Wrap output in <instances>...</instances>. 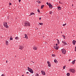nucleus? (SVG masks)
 Returning a JSON list of instances; mask_svg holds the SVG:
<instances>
[{"instance_id": "1", "label": "nucleus", "mask_w": 76, "mask_h": 76, "mask_svg": "<svg viewBox=\"0 0 76 76\" xmlns=\"http://www.w3.org/2000/svg\"><path fill=\"white\" fill-rule=\"evenodd\" d=\"M23 26H30V23L28 21H26L24 23H23Z\"/></svg>"}, {"instance_id": "2", "label": "nucleus", "mask_w": 76, "mask_h": 76, "mask_svg": "<svg viewBox=\"0 0 76 76\" xmlns=\"http://www.w3.org/2000/svg\"><path fill=\"white\" fill-rule=\"evenodd\" d=\"M3 24L4 26V27H5L6 28H9V26L7 25V23H6V22H4L3 23Z\"/></svg>"}, {"instance_id": "3", "label": "nucleus", "mask_w": 76, "mask_h": 76, "mask_svg": "<svg viewBox=\"0 0 76 76\" xmlns=\"http://www.w3.org/2000/svg\"><path fill=\"white\" fill-rule=\"evenodd\" d=\"M28 70L29 72H31V73H33L34 71L32 69H31L30 68H29V67H28Z\"/></svg>"}, {"instance_id": "4", "label": "nucleus", "mask_w": 76, "mask_h": 76, "mask_svg": "<svg viewBox=\"0 0 76 76\" xmlns=\"http://www.w3.org/2000/svg\"><path fill=\"white\" fill-rule=\"evenodd\" d=\"M62 53L63 54H66V50H65V49H62L61 50Z\"/></svg>"}, {"instance_id": "5", "label": "nucleus", "mask_w": 76, "mask_h": 76, "mask_svg": "<svg viewBox=\"0 0 76 76\" xmlns=\"http://www.w3.org/2000/svg\"><path fill=\"white\" fill-rule=\"evenodd\" d=\"M69 71L72 73H75V70L74 69H69Z\"/></svg>"}, {"instance_id": "6", "label": "nucleus", "mask_w": 76, "mask_h": 76, "mask_svg": "<svg viewBox=\"0 0 76 76\" xmlns=\"http://www.w3.org/2000/svg\"><path fill=\"white\" fill-rule=\"evenodd\" d=\"M19 49H20V50H23V48H24V47L23 45H20L19 46Z\"/></svg>"}, {"instance_id": "7", "label": "nucleus", "mask_w": 76, "mask_h": 76, "mask_svg": "<svg viewBox=\"0 0 76 76\" xmlns=\"http://www.w3.org/2000/svg\"><path fill=\"white\" fill-rule=\"evenodd\" d=\"M49 6L50 9H53V5H51L50 3H49Z\"/></svg>"}, {"instance_id": "8", "label": "nucleus", "mask_w": 76, "mask_h": 76, "mask_svg": "<svg viewBox=\"0 0 76 76\" xmlns=\"http://www.w3.org/2000/svg\"><path fill=\"white\" fill-rule=\"evenodd\" d=\"M47 63L48 64V67H51V64L50 63V62H49V61H47Z\"/></svg>"}, {"instance_id": "9", "label": "nucleus", "mask_w": 76, "mask_h": 76, "mask_svg": "<svg viewBox=\"0 0 76 76\" xmlns=\"http://www.w3.org/2000/svg\"><path fill=\"white\" fill-rule=\"evenodd\" d=\"M53 48L54 49H56V50H58V46L57 47L56 46H54L53 47Z\"/></svg>"}, {"instance_id": "10", "label": "nucleus", "mask_w": 76, "mask_h": 76, "mask_svg": "<svg viewBox=\"0 0 76 76\" xmlns=\"http://www.w3.org/2000/svg\"><path fill=\"white\" fill-rule=\"evenodd\" d=\"M42 74L43 75H45V71H41Z\"/></svg>"}, {"instance_id": "11", "label": "nucleus", "mask_w": 76, "mask_h": 76, "mask_svg": "<svg viewBox=\"0 0 76 76\" xmlns=\"http://www.w3.org/2000/svg\"><path fill=\"white\" fill-rule=\"evenodd\" d=\"M76 43V41L75 40H73L72 41V43L73 44V45H75V43Z\"/></svg>"}, {"instance_id": "12", "label": "nucleus", "mask_w": 76, "mask_h": 76, "mask_svg": "<svg viewBox=\"0 0 76 76\" xmlns=\"http://www.w3.org/2000/svg\"><path fill=\"white\" fill-rule=\"evenodd\" d=\"M75 61H76V60H74L72 61V64H74L75 63Z\"/></svg>"}, {"instance_id": "13", "label": "nucleus", "mask_w": 76, "mask_h": 76, "mask_svg": "<svg viewBox=\"0 0 76 76\" xmlns=\"http://www.w3.org/2000/svg\"><path fill=\"white\" fill-rule=\"evenodd\" d=\"M5 41H6V45H8L9 44V42H8V41H6V40Z\"/></svg>"}, {"instance_id": "14", "label": "nucleus", "mask_w": 76, "mask_h": 76, "mask_svg": "<svg viewBox=\"0 0 76 76\" xmlns=\"http://www.w3.org/2000/svg\"><path fill=\"white\" fill-rule=\"evenodd\" d=\"M34 50H37V48L36 47H34L33 48Z\"/></svg>"}, {"instance_id": "15", "label": "nucleus", "mask_w": 76, "mask_h": 76, "mask_svg": "<svg viewBox=\"0 0 76 76\" xmlns=\"http://www.w3.org/2000/svg\"><path fill=\"white\" fill-rule=\"evenodd\" d=\"M58 9L59 10H60L61 9V8L60 7H58Z\"/></svg>"}, {"instance_id": "16", "label": "nucleus", "mask_w": 76, "mask_h": 76, "mask_svg": "<svg viewBox=\"0 0 76 76\" xmlns=\"http://www.w3.org/2000/svg\"><path fill=\"white\" fill-rule=\"evenodd\" d=\"M25 38H28V36H27V35L26 34H25Z\"/></svg>"}, {"instance_id": "17", "label": "nucleus", "mask_w": 76, "mask_h": 76, "mask_svg": "<svg viewBox=\"0 0 76 76\" xmlns=\"http://www.w3.org/2000/svg\"><path fill=\"white\" fill-rule=\"evenodd\" d=\"M54 61L55 63H57V60L56 59H54Z\"/></svg>"}, {"instance_id": "18", "label": "nucleus", "mask_w": 76, "mask_h": 76, "mask_svg": "<svg viewBox=\"0 0 76 76\" xmlns=\"http://www.w3.org/2000/svg\"><path fill=\"white\" fill-rule=\"evenodd\" d=\"M44 7V5H42L41 6V9H43V7Z\"/></svg>"}, {"instance_id": "19", "label": "nucleus", "mask_w": 76, "mask_h": 76, "mask_svg": "<svg viewBox=\"0 0 76 76\" xmlns=\"http://www.w3.org/2000/svg\"><path fill=\"white\" fill-rule=\"evenodd\" d=\"M66 75L67 76H70V73H68L67 74H66Z\"/></svg>"}, {"instance_id": "20", "label": "nucleus", "mask_w": 76, "mask_h": 76, "mask_svg": "<svg viewBox=\"0 0 76 76\" xmlns=\"http://www.w3.org/2000/svg\"><path fill=\"white\" fill-rule=\"evenodd\" d=\"M34 15L35 14L34 12L31 13L30 15Z\"/></svg>"}, {"instance_id": "21", "label": "nucleus", "mask_w": 76, "mask_h": 76, "mask_svg": "<svg viewBox=\"0 0 76 76\" xmlns=\"http://www.w3.org/2000/svg\"><path fill=\"white\" fill-rule=\"evenodd\" d=\"M39 23V25H43V23Z\"/></svg>"}, {"instance_id": "22", "label": "nucleus", "mask_w": 76, "mask_h": 76, "mask_svg": "<svg viewBox=\"0 0 76 76\" xmlns=\"http://www.w3.org/2000/svg\"><path fill=\"white\" fill-rule=\"evenodd\" d=\"M15 39L18 40L19 39V38L18 37H17L15 38Z\"/></svg>"}, {"instance_id": "23", "label": "nucleus", "mask_w": 76, "mask_h": 76, "mask_svg": "<svg viewBox=\"0 0 76 76\" xmlns=\"http://www.w3.org/2000/svg\"><path fill=\"white\" fill-rule=\"evenodd\" d=\"M49 13H50V15H51V14H52V13H53V12H52V11H50L49 12Z\"/></svg>"}, {"instance_id": "24", "label": "nucleus", "mask_w": 76, "mask_h": 76, "mask_svg": "<svg viewBox=\"0 0 76 76\" xmlns=\"http://www.w3.org/2000/svg\"><path fill=\"white\" fill-rule=\"evenodd\" d=\"M64 45H67V43L65 41H64Z\"/></svg>"}, {"instance_id": "25", "label": "nucleus", "mask_w": 76, "mask_h": 76, "mask_svg": "<svg viewBox=\"0 0 76 76\" xmlns=\"http://www.w3.org/2000/svg\"><path fill=\"white\" fill-rule=\"evenodd\" d=\"M52 57H56V55H55L54 54H52Z\"/></svg>"}, {"instance_id": "26", "label": "nucleus", "mask_w": 76, "mask_h": 76, "mask_svg": "<svg viewBox=\"0 0 76 76\" xmlns=\"http://www.w3.org/2000/svg\"><path fill=\"white\" fill-rule=\"evenodd\" d=\"M66 65H65L64 66H63V69H65V68L66 67Z\"/></svg>"}, {"instance_id": "27", "label": "nucleus", "mask_w": 76, "mask_h": 76, "mask_svg": "<svg viewBox=\"0 0 76 76\" xmlns=\"http://www.w3.org/2000/svg\"><path fill=\"white\" fill-rule=\"evenodd\" d=\"M37 12L39 13H40V11H39V9H37Z\"/></svg>"}, {"instance_id": "28", "label": "nucleus", "mask_w": 76, "mask_h": 76, "mask_svg": "<svg viewBox=\"0 0 76 76\" xmlns=\"http://www.w3.org/2000/svg\"><path fill=\"white\" fill-rule=\"evenodd\" d=\"M10 40H13V38H12V37H10Z\"/></svg>"}, {"instance_id": "29", "label": "nucleus", "mask_w": 76, "mask_h": 76, "mask_svg": "<svg viewBox=\"0 0 76 76\" xmlns=\"http://www.w3.org/2000/svg\"><path fill=\"white\" fill-rule=\"evenodd\" d=\"M63 37L64 38V39H66V38H65V37H66V36H65L64 35H63Z\"/></svg>"}, {"instance_id": "30", "label": "nucleus", "mask_w": 76, "mask_h": 76, "mask_svg": "<svg viewBox=\"0 0 76 76\" xmlns=\"http://www.w3.org/2000/svg\"><path fill=\"white\" fill-rule=\"evenodd\" d=\"M37 2H38V3H41V1H37Z\"/></svg>"}, {"instance_id": "31", "label": "nucleus", "mask_w": 76, "mask_h": 76, "mask_svg": "<svg viewBox=\"0 0 76 76\" xmlns=\"http://www.w3.org/2000/svg\"><path fill=\"white\" fill-rule=\"evenodd\" d=\"M57 42H58V44H60V42H59V40L58 41H57Z\"/></svg>"}, {"instance_id": "32", "label": "nucleus", "mask_w": 76, "mask_h": 76, "mask_svg": "<svg viewBox=\"0 0 76 76\" xmlns=\"http://www.w3.org/2000/svg\"><path fill=\"white\" fill-rule=\"evenodd\" d=\"M67 24L66 23H65L64 24H63V26H65Z\"/></svg>"}, {"instance_id": "33", "label": "nucleus", "mask_w": 76, "mask_h": 76, "mask_svg": "<svg viewBox=\"0 0 76 76\" xmlns=\"http://www.w3.org/2000/svg\"><path fill=\"white\" fill-rule=\"evenodd\" d=\"M35 76H39V75H38V74H36Z\"/></svg>"}, {"instance_id": "34", "label": "nucleus", "mask_w": 76, "mask_h": 76, "mask_svg": "<svg viewBox=\"0 0 76 76\" xmlns=\"http://www.w3.org/2000/svg\"><path fill=\"white\" fill-rule=\"evenodd\" d=\"M46 4H47V5H48L49 6V3H48V2H47Z\"/></svg>"}, {"instance_id": "35", "label": "nucleus", "mask_w": 76, "mask_h": 76, "mask_svg": "<svg viewBox=\"0 0 76 76\" xmlns=\"http://www.w3.org/2000/svg\"><path fill=\"white\" fill-rule=\"evenodd\" d=\"M75 51H76V46L75 48Z\"/></svg>"}, {"instance_id": "36", "label": "nucleus", "mask_w": 76, "mask_h": 76, "mask_svg": "<svg viewBox=\"0 0 76 76\" xmlns=\"http://www.w3.org/2000/svg\"><path fill=\"white\" fill-rule=\"evenodd\" d=\"M36 30H37V29H38V28L37 27H36Z\"/></svg>"}, {"instance_id": "37", "label": "nucleus", "mask_w": 76, "mask_h": 76, "mask_svg": "<svg viewBox=\"0 0 76 76\" xmlns=\"http://www.w3.org/2000/svg\"><path fill=\"white\" fill-rule=\"evenodd\" d=\"M1 76H4V74H2Z\"/></svg>"}, {"instance_id": "38", "label": "nucleus", "mask_w": 76, "mask_h": 76, "mask_svg": "<svg viewBox=\"0 0 76 76\" xmlns=\"http://www.w3.org/2000/svg\"><path fill=\"white\" fill-rule=\"evenodd\" d=\"M59 3H60V4H61H61H63L62 3H61L60 2H59Z\"/></svg>"}, {"instance_id": "39", "label": "nucleus", "mask_w": 76, "mask_h": 76, "mask_svg": "<svg viewBox=\"0 0 76 76\" xmlns=\"http://www.w3.org/2000/svg\"><path fill=\"white\" fill-rule=\"evenodd\" d=\"M26 74H29V72H26Z\"/></svg>"}, {"instance_id": "40", "label": "nucleus", "mask_w": 76, "mask_h": 76, "mask_svg": "<svg viewBox=\"0 0 76 76\" xmlns=\"http://www.w3.org/2000/svg\"><path fill=\"white\" fill-rule=\"evenodd\" d=\"M9 5H12V3H10L9 4Z\"/></svg>"}, {"instance_id": "41", "label": "nucleus", "mask_w": 76, "mask_h": 76, "mask_svg": "<svg viewBox=\"0 0 76 76\" xmlns=\"http://www.w3.org/2000/svg\"><path fill=\"white\" fill-rule=\"evenodd\" d=\"M41 18L40 17L39 18V19L40 20H41Z\"/></svg>"}, {"instance_id": "42", "label": "nucleus", "mask_w": 76, "mask_h": 76, "mask_svg": "<svg viewBox=\"0 0 76 76\" xmlns=\"http://www.w3.org/2000/svg\"><path fill=\"white\" fill-rule=\"evenodd\" d=\"M56 40H57V41H59V40L58 39H56Z\"/></svg>"}, {"instance_id": "43", "label": "nucleus", "mask_w": 76, "mask_h": 76, "mask_svg": "<svg viewBox=\"0 0 76 76\" xmlns=\"http://www.w3.org/2000/svg\"><path fill=\"white\" fill-rule=\"evenodd\" d=\"M21 1V0H19V2H20Z\"/></svg>"}, {"instance_id": "44", "label": "nucleus", "mask_w": 76, "mask_h": 76, "mask_svg": "<svg viewBox=\"0 0 76 76\" xmlns=\"http://www.w3.org/2000/svg\"><path fill=\"white\" fill-rule=\"evenodd\" d=\"M62 43H64V41H62Z\"/></svg>"}, {"instance_id": "45", "label": "nucleus", "mask_w": 76, "mask_h": 76, "mask_svg": "<svg viewBox=\"0 0 76 76\" xmlns=\"http://www.w3.org/2000/svg\"><path fill=\"white\" fill-rule=\"evenodd\" d=\"M56 45L57 46V45H58V44L56 43Z\"/></svg>"}, {"instance_id": "46", "label": "nucleus", "mask_w": 76, "mask_h": 76, "mask_svg": "<svg viewBox=\"0 0 76 76\" xmlns=\"http://www.w3.org/2000/svg\"><path fill=\"white\" fill-rule=\"evenodd\" d=\"M72 36L73 37H75V36H74V35H73Z\"/></svg>"}, {"instance_id": "47", "label": "nucleus", "mask_w": 76, "mask_h": 76, "mask_svg": "<svg viewBox=\"0 0 76 76\" xmlns=\"http://www.w3.org/2000/svg\"><path fill=\"white\" fill-rule=\"evenodd\" d=\"M71 59H69V61H71Z\"/></svg>"}, {"instance_id": "48", "label": "nucleus", "mask_w": 76, "mask_h": 76, "mask_svg": "<svg viewBox=\"0 0 76 76\" xmlns=\"http://www.w3.org/2000/svg\"><path fill=\"white\" fill-rule=\"evenodd\" d=\"M31 62H32L33 63H34V62L33 61H31Z\"/></svg>"}, {"instance_id": "49", "label": "nucleus", "mask_w": 76, "mask_h": 76, "mask_svg": "<svg viewBox=\"0 0 76 76\" xmlns=\"http://www.w3.org/2000/svg\"><path fill=\"white\" fill-rule=\"evenodd\" d=\"M6 63H7V61Z\"/></svg>"}, {"instance_id": "50", "label": "nucleus", "mask_w": 76, "mask_h": 76, "mask_svg": "<svg viewBox=\"0 0 76 76\" xmlns=\"http://www.w3.org/2000/svg\"><path fill=\"white\" fill-rule=\"evenodd\" d=\"M61 34H62V31H61Z\"/></svg>"}, {"instance_id": "51", "label": "nucleus", "mask_w": 76, "mask_h": 76, "mask_svg": "<svg viewBox=\"0 0 76 76\" xmlns=\"http://www.w3.org/2000/svg\"><path fill=\"white\" fill-rule=\"evenodd\" d=\"M72 6H73V4H72Z\"/></svg>"}, {"instance_id": "52", "label": "nucleus", "mask_w": 76, "mask_h": 76, "mask_svg": "<svg viewBox=\"0 0 76 76\" xmlns=\"http://www.w3.org/2000/svg\"><path fill=\"white\" fill-rule=\"evenodd\" d=\"M16 57V56H15V57Z\"/></svg>"}, {"instance_id": "53", "label": "nucleus", "mask_w": 76, "mask_h": 76, "mask_svg": "<svg viewBox=\"0 0 76 76\" xmlns=\"http://www.w3.org/2000/svg\"><path fill=\"white\" fill-rule=\"evenodd\" d=\"M70 12H69V14H70Z\"/></svg>"}, {"instance_id": "54", "label": "nucleus", "mask_w": 76, "mask_h": 76, "mask_svg": "<svg viewBox=\"0 0 76 76\" xmlns=\"http://www.w3.org/2000/svg\"><path fill=\"white\" fill-rule=\"evenodd\" d=\"M1 37V38H2V37Z\"/></svg>"}, {"instance_id": "55", "label": "nucleus", "mask_w": 76, "mask_h": 76, "mask_svg": "<svg viewBox=\"0 0 76 76\" xmlns=\"http://www.w3.org/2000/svg\"><path fill=\"white\" fill-rule=\"evenodd\" d=\"M7 17H8H8H9V16H8Z\"/></svg>"}, {"instance_id": "56", "label": "nucleus", "mask_w": 76, "mask_h": 76, "mask_svg": "<svg viewBox=\"0 0 76 76\" xmlns=\"http://www.w3.org/2000/svg\"><path fill=\"white\" fill-rule=\"evenodd\" d=\"M43 38H44V37H43Z\"/></svg>"}, {"instance_id": "57", "label": "nucleus", "mask_w": 76, "mask_h": 76, "mask_svg": "<svg viewBox=\"0 0 76 76\" xmlns=\"http://www.w3.org/2000/svg\"><path fill=\"white\" fill-rule=\"evenodd\" d=\"M24 60H25V59H24Z\"/></svg>"}, {"instance_id": "58", "label": "nucleus", "mask_w": 76, "mask_h": 76, "mask_svg": "<svg viewBox=\"0 0 76 76\" xmlns=\"http://www.w3.org/2000/svg\"><path fill=\"white\" fill-rule=\"evenodd\" d=\"M57 33H58V32Z\"/></svg>"}]
</instances>
